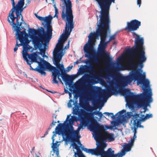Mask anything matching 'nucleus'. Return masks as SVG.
<instances>
[{
	"instance_id": "1",
	"label": "nucleus",
	"mask_w": 157,
	"mask_h": 157,
	"mask_svg": "<svg viewBox=\"0 0 157 157\" xmlns=\"http://www.w3.org/2000/svg\"><path fill=\"white\" fill-rule=\"evenodd\" d=\"M63 2L61 17L66 21L64 34H62L53 52V63L58 69L62 73L65 69L63 64L59 63L64 55L63 43L67 39L74 27L73 15L72 9V5L70 0H60Z\"/></svg>"
},
{
	"instance_id": "2",
	"label": "nucleus",
	"mask_w": 157,
	"mask_h": 157,
	"mask_svg": "<svg viewBox=\"0 0 157 157\" xmlns=\"http://www.w3.org/2000/svg\"><path fill=\"white\" fill-rule=\"evenodd\" d=\"M23 59L26 62L27 64L29 65L30 70L37 71L42 75H46V73L44 71L46 69L52 71L53 76V83H58V82L56 80L57 78L59 81L63 84L61 79L59 78L61 76L65 85L70 86L76 77L75 75H69L66 74L65 70L62 73L56 67L52 66L36 53L29 54L26 56L24 55Z\"/></svg>"
},
{
	"instance_id": "3",
	"label": "nucleus",
	"mask_w": 157,
	"mask_h": 157,
	"mask_svg": "<svg viewBox=\"0 0 157 157\" xmlns=\"http://www.w3.org/2000/svg\"><path fill=\"white\" fill-rule=\"evenodd\" d=\"M100 22L98 25L97 33L100 35L101 41L99 47V52L103 57L104 63L106 65L111 62L112 59L108 54L105 51V49L109 41H105L107 32H110V25L111 21L109 16L99 15Z\"/></svg>"
},
{
	"instance_id": "4",
	"label": "nucleus",
	"mask_w": 157,
	"mask_h": 157,
	"mask_svg": "<svg viewBox=\"0 0 157 157\" xmlns=\"http://www.w3.org/2000/svg\"><path fill=\"white\" fill-rule=\"evenodd\" d=\"M69 115H68L66 121L63 123H60L58 124V126L56 127V129H62L65 127L67 130H65L64 132H62V136L64 138V136H65L66 138L69 140H71L72 141H75V139L74 137L78 134L79 130L81 128H83V127H85L86 125L87 122L90 121L91 124L90 128L93 129L95 133L96 131V129L93 128L92 125L94 123V116L91 113H87L85 116L84 118H82L81 121L80 125L78 127L77 130H74L73 127L72 126V124L73 122V121L70 119L69 120V123L65 124V122L68 120Z\"/></svg>"
},
{
	"instance_id": "5",
	"label": "nucleus",
	"mask_w": 157,
	"mask_h": 157,
	"mask_svg": "<svg viewBox=\"0 0 157 157\" xmlns=\"http://www.w3.org/2000/svg\"><path fill=\"white\" fill-rule=\"evenodd\" d=\"M131 32L133 36H136L137 38L135 39L134 46L126 49L125 53L127 55H132L135 59L136 63L130 64V67L132 69H136L138 66L142 68L144 66L143 63L147 59L144 46V39L143 37L140 38L135 33Z\"/></svg>"
},
{
	"instance_id": "6",
	"label": "nucleus",
	"mask_w": 157,
	"mask_h": 157,
	"mask_svg": "<svg viewBox=\"0 0 157 157\" xmlns=\"http://www.w3.org/2000/svg\"><path fill=\"white\" fill-rule=\"evenodd\" d=\"M51 23V22L42 23L44 27L46 28V32H44V29L42 27L41 29H38L37 30L34 29H29V35L33 44L39 46L40 42H49L52 38V29Z\"/></svg>"
},
{
	"instance_id": "7",
	"label": "nucleus",
	"mask_w": 157,
	"mask_h": 157,
	"mask_svg": "<svg viewBox=\"0 0 157 157\" xmlns=\"http://www.w3.org/2000/svg\"><path fill=\"white\" fill-rule=\"evenodd\" d=\"M144 92L140 94L135 95L131 92L130 89H126L125 93L126 94V98L128 101H133L136 102V104L139 107H143L145 113L147 110V106L152 101L151 98L152 93L151 90L150 88H144Z\"/></svg>"
},
{
	"instance_id": "8",
	"label": "nucleus",
	"mask_w": 157,
	"mask_h": 157,
	"mask_svg": "<svg viewBox=\"0 0 157 157\" xmlns=\"http://www.w3.org/2000/svg\"><path fill=\"white\" fill-rule=\"evenodd\" d=\"M94 123L92 124V126L96 130L94 137L96 141V145L101 146V144H104L107 146V144L104 141L106 140L110 142L114 140V135L105 131V128L103 125L99 124L95 119H94Z\"/></svg>"
},
{
	"instance_id": "9",
	"label": "nucleus",
	"mask_w": 157,
	"mask_h": 157,
	"mask_svg": "<svg viewBox=\"0 0 157 157\" xmlns=\"http://www.w3.org/2000/svg\"><path fill=\"white\" fill-rule=\"evenodd\" d=\"M145 75L140 73L138 70H132L130 74L122 78V84L124 86H126L133 80H136L138 85H142V89L144 90V88L147 89L150 88L149 81L147 79H145Z\"/></svg>"
},
{
	"instance_id": "10",
	"label": "nucleus",
	"mask_w": 157,
	"mask_h": 157,
	"mask_svg": "<svg viewBox=\"0 0 157 157\" xmlns=\"http://www.w3.org/2000/svg\"><path fill=\"white\" fill-rule=\"evenodd\" d=\"M107 147L106 144H101V146H97L96 148L94 149H88L83 148L82 149L84 151L92 155L96 156L100 155L101 157H121L118 152L117 154H114V151L111 148H109L106 151L104 150Z\"/></svg>"
},
{
	"instance_id": "11",
	"label": "nucleus",
	"mask_w": 157,
	"mask_h": 157,
	"mask_svg": "<svg viewBox=\"0 0 157 157\" xmlns=\"http://www.w3.org/2000/svg\"><path fill=\"white\" fill-rule=\"evenodd\" d=\"M99 5L101 10L97 12L100 13V15L109 16V10L112 3H115V0H95Z\"/></svg>"
},
{
	"instance_id": "12",
	"label": "nucleus",
	"mask_w": 157,
	"mask_h": 157,
	"mask_svg": "<svg viewBox=\"0 0 157 157\" xmlns=\"http://www.w3.org/2000/svg\"><path fill=\"white\" fill-rule=\"evenodd\" d=\"M17 40V39L16 41V43L15 47L14 48V51L15 52L17 51L19 46H22L23 48L22 54L23 58H24V55H25V56H27L29 54L27 53V52L28 51H30L32 48V47L29 45L30 41V40H22L21 41L19 40L20 42V43L18 44V41Z\"/></svg>"
},
{
	"instance_id": "13",
	"label": "nucleus",
	"mask_w": 157,
	"mask_h": 157,
	"mask_svg": "<svg viewBox=\"0 0 157 157\" xmlns=\"http://www.w3.org/2000/svg\"><path fill=\"white\" fill-rule=\"evenodd\" d=\"M22 22H20L17 24L14 27V31L16 32L15 36H16V39L19 40L21 41L22 40H29L28 38V35L26 33V29H24L23 31L21 32V28L20 26L22 25Z\"/></svg>"
},
{
	"instance_id": "14",
	"label": "nucleus",
	"mask_w": 157,
	"mask_h": 157,
	"mask_svg": "<svg viewBox=\"0 0 157 157\" xmlns=\"http://www.w3.org/2000/svg\"><path fill=\"white\" fill-rule=\"evenodd\" d=\"M141 25L140 21L136 19L133 20L130 22H127L125 30L128 32H134L139 28Z\"/></svg>"
},
{
	"instance_id": "15",
	"label": "nucleus",
	"mask_w": 157,
	"mask_h": 157,
	"mask_svg": "<svg viewBox=\"0 0 157 157\" xmlns=\"http://www.w3.org/2000/svg\"><path fill=\"white\" fill-rule=\"evenodd\" d=\"M90 42L89 45L86 47H84V50L86 53L85 54V56L86 57L91 58L94 56L92 54L91 50L93 49L94 45H95V39H89Z\"/></svg>"
},
{
	"instance_id": "16",
	"label": "nucleus",
	"mask_w": 157,
	"mask_h": 157,
	"mask_svg": "<svg viewBox=\"0 0 157 157\" xmlns=\"http://www.w3.org/2000/svg\"><path fill=\"white\" fill-rule=\"evenodd\" d=\"M14 12L13 11L11 10V13H9V17L11 20V21L9 18L7 19V21L10 24L12 23L11 25L13 28H14V27H16V25L19 23L18 21L19 19L18 18L19 16L16 15V16L15 17L13 14Z\"/></svg>"
},
{
	"instance_id": "17",
	"label": "nucleus",
	"mask_w": 157,
	"mask_h": 157,
	"mask_svg": "<svg viewBox=\"0 0 157 157\" xmlns=\"http://www.w3.org/2000/svg\"><path fill=\"white\" fill-rule=\"evenodd\" d=\"M12 2V8L11 10L14 11V9L23 7L24 5V0H11Z\"/></svg>"
},
{
	"instance_id": "18",
	"label": "nucleus",
	"mask_w": 157,
	"mask_h": 157,
	"mask_svg": "<svg viewBox=\"0 0 157 157\" xmlns=\"http://www.w3.org/2000/svg\"><path fill=\"white\" fill-rule=\"evenodd\" d=\"M117 90L114 86H110L107 88L106 90L104 91L103 94L110 97L112 95L117 94Z\"/></svg>"
},
{
	"instance_id": "19",
	"label": "nucleus",
	"mask_w": 157,
	"mask_h": 157,
	"mask_svg": "<svg viewBox=\"0 0 157 157\" xmlns=\"http://www.w3.org/2000/svg\"><path fill=\"white\" fill-rule=\"evenodd\" d=\"M132 146L131 145L128 143L124 145L123 149H122L121 152L119 153L120 155H121V157H122L125 155L126 152H128L131 150Z\"/></svg>"
},
{
	"instance_id": "20",
	"label": "nucleus",
	"mask_w": 157,
	"mask_h": 157,
	"mask_svg": "<svg viewBox=\"0 0 157 157\" xmlns=\"http://www.w3.org/2000/svg\"><path fill=\"white\" fill-rule=\"evenodd\" d=\"M73 148L76 149L77 152H75L74 155L75 157H85L81 151L79 149V147L75 143L72 144Z\"/></svg>"
},
{
	"instance_id": "21",
	"label": "nucleus",
	"mask_w": 157,
	"mask_h": 157,
	"mask_svg": "<svg viewBox=\"0 0 157 157\" xmlns=\"http://www.w3.org/2000/svg\"><path fill=\"white\" fill-rule=\"evenodd\" d=\"M35 15L39 20L41 21H43V23L51 22L52 19V17L51 16H47L44 17L37 15L36 13H35Z\"/></svg>"
},
{
	"instance_id": "22",
	"label": "nucleus",
	"mask_w": 157,
	"mask_h": 157,
	"mask_svg": "<svg viewBox=\"0 0 157 157\" xmlns=\"http://www.w3.org/2000/svg\"><path fill=\"white\" fill-rule=\"evenodd\" d=\"M40 44L39 46H38L36 44H34L35 46L39 48L40 51V54L43 57H44L45 56V50L44 48H42V47L43 45H44V44L43 43V42H40Z\"/></svg>"
},
{
	"instance_id": "23",
	"label": "nucleus",
	"mask_w": 157,
	"mask_h": 157,
	"mask_svg": "<svg viewBox=\"0 0 157 157\" xmlns=\"http://www.w3.org/2000/svg\"><path fill=\"white\" fill-rule=\"evenodd\" d=\"M83 62L87 64H91L92 63H95L97 64H99L100 63L99 60L96 58H94L93 59L90 60L87 59L84 61Z\"/></svg>"
},
{
	"instance_id": "24",
	"label": "nucleus",
	"mask_w": 157,
	"mask_h": 157,
	"mask_svg": "<svg viewBox=\"0 0 157 157\" xmlns=\"http://www.w3.org/2000/svg\"><path fill=\"white\" fill-rule=\"evenodd\" d=\"M62 129H57L56 130V132L53 131L52 133L53 134V136H52V143L53 144V145L52 146V147L53 149H56L57 148V144L56 143H54V137L55 136V135L56 134L59 133L58 132H59L60 130H62Z\"/></svg>"
},
{
	"instance_id": "25",
	"label": "nucleus",
	"mask_w": 157,
	"mask_h": 157,
	"mask_svg": "<svg viewBox=\"0 0 157 157\" xmlns=\"http://www.w3.org/2000/svg\"><path fill=\"white\" fill-rule=\"evenodd\" d=\"M26 7V6H25L24 7H19L18 8H17L16 9H14V11H15V13L16 15L18 16H20V15H21V13H22L23 11V9Z\"/></svg>"
},
{
	"instance_id": "26",
	"label": "nucleus",
	"mask_w": 157,
	"mask_h": 157,
	"mask_svg": "<svg viewBox=\"0 0 157 157\" xmlns=\"http://www.w3.org/2000/svg\"><path fill=\"white\" fill-rule=\"evenodd\" d=\"M126 89H126L124 90V94L125 95V98L127 102L128 103V107L129 108H130V109L132 108V109L134 108V105H133V103H132V102H135L136 103V101H132V100L130 101H128V100H127L126 98V96L127 95L125 93V90Z\"/></svg>"
},
{
	"instance_id": "27",
	"label": "nucleus",
	"mask_w": 157,
	"mask_h": 157,
	"mask_svg": "<svg viewBox=\"0 0 157 157\" xmlns=\"http://www.w3.org/2000/svg\"><path fill=\"white\" fill-rule=\"evenodd\" d=\"M97 36H100V35L97 33V29L96 30V33L94 32V33H90L88 36V37L89 39H95V37Z\"/></svg>"
},
{
	"instance_id": "28",
	"label": "nucleus",
	"mask_w": 157,
	"mask_h": 157,
	"mask_svg": "<svg viewBox=\"0 0 157 157\" xmlns=\"http://www.w3.org/2000/svg\"><path fill=\"white\" fill-rule=\"evenodd\" d=\"M59 155V151L57 149L56 151L54 150L53 154H50V157H57Z\"/></svg>"
},
{
	"instance_id": "29",
	"label": "nucleus",
	"mask_w": 157,
	"mask_h": 157,
	"mask_svg": "<svg viewBox=\"0 0 157 157\" xmlns=\"http://www.w3.org/2000/svg\"><path fill=\"white\" fill-rule=\"evenodd\" d=\"M109 76L111 77L115 81H116L117 79L118 78V76L114 73H111L109 74Z\"/></svg>"
},
{
	"instance_id": "30",
	"label": "nucleus",
	"mask_w": 157,
	"mask_h": 157,
	"mask_svg": "<svg viewBox=\"0 0 157 157\" xmlns=\"http://www.w3.org/2000/svg\"><path fill=\"white\" fill-rule=\"evenodd\" d=\"M134 126L138 127L140 124V122L139 120H137L136 119L134 120L133 122Z\"/></svg>"
},
{
	"instance_id": "31",
	"label": "nucleus",
	"mask_w": 157,
	"mask_h": 157,
	"mask_svg": "<svg viewBox=\"0 0 157 157\" xmlns=\"http://www.w3.org/2000/svg\"><path fill=\"white\" fill-rule=\"evenodd\" d=\"M152 114H146L144 117L142 119L143 121H145L147 120L150 118L152 117Z\"/></svg>"
},
{
	"instance_id": "32",
	"label": "nucleus",
	"mask_w": 157,
	"mask_h": 157,
	"mask_svg": "<svg viewBox=\"0 0 157 157\" xmlns=\"http://www.w3.org/2000/svg\"><path fill=\"white\" fill-rule=\"evenodd\" d=\"M54 119H53L52 122L50 124V125L48 128V130H50L52 128V127L54 126L55 125V124L57 123L56 121H54Z\"/></svg>"
},
{
	"instance_id": "33",
	"label": "nucleus",
	"mask_w": 157,
	"mask_h": 157,
	"mask_svg": "<svg viewBox=\"0 0 157 157\" xmlns=\"http://www.w3.org/2000/svg\"><path fill=\"white\" fill-rule=\"evenodd\" d=\"M117 35V33H115L113 35L110 36L109 37V40L108 41L109 42L112 40H114L116 38V36Z\"/></svg>"
},
{
	"instance_id": "34",
	"label": "nucleus",
	"mask_w": 157,
	"mask_h": 157,
	"mask_svg": "<svg viewBox=\"0 0 157 157\" xmlns=\"http://www.w3.org/2000/svg\"><path fill=\"white\" fill-rule=\"evenodd\" d=\"M125 112V110H122L119 112L118 113H117L116 115H117L118 113L119 114V115L118 117H119L120 116H122L123 114Z\"/></svg>"
},
{
	"instance_id": "35",
	"label": "nucleus",
	"mask_w": 157,
	"mask_h": 157,
	"mask_svg": "<svg viewBox=\"0 0 157 157\" xmlns=\"http://www.w3.org/2000/svg\"><path fill=\"white\" fill-rule=\"evenodd\" d=\"M104 114H106V115H108L109 116L110 115H112V116H111V118H114V115L113 113H109V112H105L104 113Z\"/></svg>"
},
{
	"instance_id": "36",
	"label": "nucleus",
	"mask_w": 157,
	"mask_h": 157,
	"mask_svg": "<svg viewBox=\"0 0 157 157\" xmlns=\"http://www.w3.org/2000/svg\"><path fill=\"white\" fill-rule=\"evenodd\" d=\"M55 14L54 16V17H56L58 18V15H57L59 13L58 10L56 7H55Z\"/></svg>"
},
{
	"instance_id": "37",
	"label": "nucleus",
	"mask_w": 157,
	"mask_h": 157,
	"mask_svg": "<svg viewBox=\"0 0 157 157\" xmlns=\"http://www.w3.org/2000/svg\"><path fill=\"white\" fill-rule=\"evenodd\" d=\"M75 136H76L74 137V138L75 139V140L76 141H72V142H77V143H78V144H80V145H82V144H81V143L80 141H79V140H77V138H75ZM66 139H67V140H69L67 139V138H66ZM70 140L72 142V141L71 140Z\"/></svg>"
},
{
	"instance_id": "38",
	"label": "nucleus",
	"mask_w": 157,
	"mask_h": 157,
	"mask_svg": "<svg viewBox=\"0 0 157 157\" xmlns=\"http://www.w3.org/2000/svg\"><path fill=\"white\" fill-rule=\"evenodd\" d=\"M134 141L135 140L132 138L130 140V141L128 143L133 146L134 145Z\"/></svg>"
},
{
	"instance_id": "39",
	"label": "nucleus",
	"mask_w": 157,
	"mask_h": 157,
	"mask_svg": "<svg viewBox=\"0 0 157 157\" xmlns=\"http://www.w3.org/2000/svg\"><path fill=\"white\" fill-rule=\"evenodd\" d=\"M90 67L91 68V72L92 73L93 75H94L95 74V71L94 68L93 67V66L91 65Z\"/></svg>"
},
{
	"instance_id": "40",
	"label": "nucleus",
	"mask_w": 157,
	"mask_h": 157,
	"mask_svg": "<svg viewBox=\"0 0 157 157\" xmlns=\"http://www.w3.org/2000/svg\"><path fill=\"white\" fill-rule=\"evenodd\" d=\"M141 4V0H137V4L140 7Z\"/></svg>"
},
{
	"instance_id": "41",
	"label": "nucleus",
	"mask_w": 157,
	"mask_h": 157,
	"mask_svg": "<svg viewBox=\"0 0 157 157\" xmlns=\"http://www.w3.org/2000/svg\"><path fill=\"white\" fill-rule=\"evenodd\" d=\"M64 91L66 93H69V94L70 97H71V94L70 92H69L67 90L65 89H64Z\"/></svg>"
},
{
	"instance_id": "42",
	"label": "nucleus",
	"mask_w": 157,
	"mask_h": 157,
	"mask_svg": "<svg viewBox=\"0 0 157 157\" xmlns=\"http://www.w3.org/2000/svg\"><path fill=\"white\" fill-rule=\"evenodd\" d=\"M99 117L100 118H101L103 116L102 114V113L101 112H99L98 115Z\"/></svg>"
},
{
	"instance_id": "43",
	"label": "nucleus",
	"mask_w": 157,
	"mask_h": 157,
	"mask_svg": "<svg viewBox=\"0 0 157 157\" xmlns=\"http://www.w3.org/2000/svg\"><path fill=\"white\" fill-rule=\"evenodd\" d=\"M69 47V41H68V44L67 45L65 46L64 48V49H68Z\"/></svg>"
},
{
	"instance_id": "44",
	"label": "nucleus",
	"mask_w": 157,
	"mask_h": 157,
	"mask_svg": "<svg viewBox=\"0 0 157 157\" xmlns=\"http://www.w3.org/2000/svg\"><path fill=\"white\" fill-rule=\"evenodd\" d=\"M99 111H95V112H94L93 113H92V114H93H93H94V115H98V112H99ZM92 114V113H91Z\"/></svg>"
},
{
	"instance_id": "45",
	"label": "nucleus",
	"mask_w": 157,
	"mask_h": 157,
	"mask_svg": "<svg viewBox=\"0 0 157 157\" xmlns=\"http://www.w3.org/2000/svg\"><path fill=\"white\" fill-rule=\"evenodd\" d=\"M27 3L25 4V6H28L30 2V0H27Z\"/></svg>"
},
{
	"instance_id": "46",
	"label": "nucleus",
	"mask_w": 157,
	"mask_h": 157,
	"mask_svg": "<svg viewBox=\"0 0 157 157\" xmlns=\"http://www.w3.org/2000/svg\"><path fill=\"white\" fill-rule=\"evenodd\" d=\"M45 90H47V91H48V92H49L52 93H57V92L56 91L52 92L50 90H48L47 89H46Z\"/></svg>"
},
{
	"instance_id": "47",
	"label": "nucleus",
	"mask_w": 157,
	"mask_h": 157,
	"mask_svg": "<svg viewBox=\"0 0 157 157\" xmlns=\"http://www.w3.org/2000/svg\"><path fill=\"white\" fill-rule=\"evenodd\" d=\"M48 131L49 130H48V129L47 130V131L46 132H45L44 134V135L42 137H44L46 135H47V134H48Z\"/></svg>"
},
{
	"instance_id": "48",
	"label": "nucleus",
	"mask_w": 157,
	"mask_h": 157,
	"mask_svg": "<svg viewBox=\"0 0 157 157\" xmlns=\"http://www.w3.org/2000/svg\"><path fill=\"white\" fill-rule=\"evenodd\" d=\"M133 132L134 133V134L135 133V134H136V128L135 127L134 128V130L133 131Z\"/></svg>"
},
{
	"instance_id": "49",
	"label": "nucleus",
	"mask_w": 157,
	"mask_h": 157,
	"mask_svg": "<svg viewBox=\"0 0 157 157\" xmlns=\"http://www.w3.org/2000/svg\"><path fill=\"white\" fill-rule=\"evenodd\" d=\"M136 134H135H135H134V135H133V137L132 139H133L134 140H135V139H136Z\"/></svg>"
},
{
	"instance_id": "50",
	"label": "nucleus",
	"mask_w": 157,
	"mask_h": 157,
	"mask_svg": "<svg viewBox=\"0 0 157 157\" xmlns=\"http://www.w3.org/2000/svg\"><path fill=\"white\" fill-rule=\"evenodd\" d=\"M52 117H53V118H54V119L55 120V119H56V114H54L53 116Z\"/></svg>"
},
{
	"instance_id": "51",
	"label": "nucleus",
	"mask_w": 157,
	"mask_h": 157,
	"mask_svg": "<svg viewBox=\"0 0 157 157\" xmlns=\"http://www.w3.org/2000/svg\"><path fill=\"white\" fill-rule=\"evenodd\" d=\"M72 66H71V67L69 66V67H68L67 68V70L68 71H69L70 70H71L72 68Z\"/></svg>"
},
{
	"instance_id": "52",
	"label": "nucleus",
	"mask_w": 157,
	"mask_h": 157,
	"mask_svg": "<svg viewBox=\"0 0 157 157\" xmlns=\"http://www.w3.org/2000/svg\"><path fill=\"white\" fill-rule=\"evenodd\" d=\"M68 105L69 107H71V104L70 103H68Z\"/></svg>"
},
{
	"instance_id": "53",
	"label": "nucleus",
	"mask_w": 157,
	"mask_h": 157,
	"mask_svg": "<svg viewBox=\"0 0 157 157\" xmlns=\"http://www.w3.org/2000/svg\"><path fill=\"white\" fill-rule=\"evenodd\" d=\"M20 28H21V29H23L24 30V29H25L24 28V27H23V26H20Z\"/></svg>"
},
{
	"instance_id": "54",
	"label": "nucleus",
	"mask_w": 157,
	"mask_h": 157,
	"mask_svg": "<svg viewBox=\"0 0 157 157\" xmlns=\"http://www.w3.org/2000/svg\"><path fill=\"white\" fill-rule=\"evenodd\" d=\"M52 1V2H53L54 1V0H51ZM46 2H47V3H48V0H46Z\"/></svg>"
},
{
	"instance_id": "55",
	"label": "nucleus",
	"mask_w": 157,
	"mask_h": 157,
	"mask_svg": "<svg viewBox=\"0 0 157 157\" xmlns=\"http://www.w3.org/2000/svg\"><path fill=\"white\" fill-rule=\"evenodd\" d=\"M21 16V20L23 21V17H22V15Z\"/></svg>"
},
{
	"instance_id": "56",
	"label": "nucleus",
	"mask_w": 157,
	"mask_h": 157,
	"mask_svg": "<svg viewBox=\"0 0 157 157\" xmlns=\"http://www.w3.org/2000/svg\"><path fill=\"white\" fill-rule=\"evenodd\" d=\"M114 125L115 126H116L117 125V122H114Z\"/></svg>"
},
{
	"instance_id": "57",
	"label": "nucleus",
	"mask_w": 157,
	"mask_h": 157,
	"mask_svg": "<svg viewBox=\"0 0 157 157\" xmlns=\"http://www.w3.org/2000/svg\"><path fill=\"white\" fill-rule=\"evenodd\" d=\"M34 149H35V147H33L32 148V151H33V150H34Z\"/></svg>"
},
{
	"instance_id": "58",
	"label": "nucleus",
	"mask_w": 157,
	"mask_h": 157,
	"mask_svg": "<svg viewBox=\"0 0 157 157\" xmlns=\"http://www.w3.org/2000/svg\"><path fill=\"white\" fill-rule=\"evenodd\" d=\"M75 63L76 64H78V61H77L75 62Z\"/></svg>"
},
{
	"instance_id": "59",
	"label": "nucleus",
	"mask_w": 157,
	"mask_h": 157,
	"mask_svg": "<svg viewBox=\"0 0 157 157\" xmlns=\"http://www.w3.org/2000/svg\"><path fill=\"white\" fill-rule=\"evenodd\" d=\"M139 126L140 127H143V126L141 125L140 124Z\"/></svg>"
},
{
	"instance_id": "60",
	"label": "nucleus",
	"mask_w": 157,
	"mask_h": 157,
	"mask_svg": "<svg viewBox=\"0 0 157 157\" xmlns=\"http://www.w3.org/2000/svg\"><path fill=\"white\" fill-rule=\"evenodd\" d=\"M54 8L55 9V7H56V6L55 5H54Z\"/></svg>"
},
{
	"instance_id": "61",
	"label": "nucleus",
	"mask_w": 157,
	"mask_h": 157,
	"mask_svg": "<svg viewBox=\"0 0 157 157\" xmlns=\"http://www.w3.org/2000/svg\"><path fill=\"white\" fill-rule=\"evenodd\" d=\"M57 122L58 123H59V121H57Z\"/></svg>"
},
{
	"instance_id": "62",
	"label": "nucleus",
	"mask_w": 157,
	"mask_h": 157,
	"mask_svg": "<svg viewBox=\"0 0 157 157\" xmlns=\"http://www.w3.org/2000/svg\"><path fill=\"white\" fill-rule=\"evenodd\" d=\"M96 17H97V19H98V15H97V16H96Z\"/></svg>"
},
{
	"instance_id": "63",
	"label": "nucleus",
	"mask_w": 157,
	"mask_h": 157,
	"mask_svg": "<svg viewBox=\"0 0 157 157\" xmlns=\"http://www.w3.org/2000/svg\"><path fill=\"white\" fill-rule=\"evenodd\" d=\"M32 151H32V150L31 151V153H32Z\"/></svg>"
},
{
	"instance_id": "64",
	"label": "nucleus",
	"mask_w": 157,
	"mask_h": 157,
	"mask_svg": "<svg viewBox=\"0 0 157 157\" xmlns=\"http://www.w3.org/2000/svg\"><path fill=\"white\" fill-rule=\"evenodd\" d=\"M36 157H39V156H36Z\"/></svg>"
}]
</instances>
